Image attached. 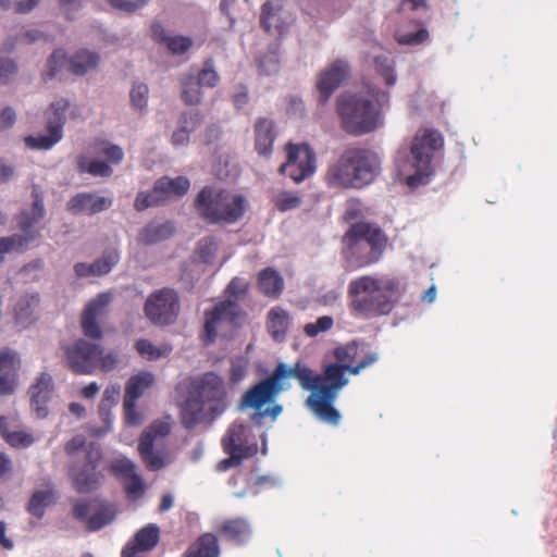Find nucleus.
Listing matches in <instances>:
<instances>
[{
	"mask_svg": "<svg viewBox=\"0 0 557 557\" xmlns=\"http://www.w3.org/2000/svg\"><path fill=\"white\" fill-rule=\"evenodd\" d=\"M178 124L180 127L172 134L171 138L174 146H183L189 141V134L201 124V116L198 112L184 113Z\"/></svg>",
	"mask_w": 557,
	"mask_h": 557,
	"instance_id": "obj_36",
	"label": "nucleus"
},
{
	"mask_svg": "<svg viewBox=\"0 0 557 557\" xmlns=\"http://www.w3.org/2000/svg\"><path fill=\"white\" fill-rule=\"evenodd\" d=\"M33 207L32 212H23L18 219V227L28 233L34 224L38 223L45 215L44 199L37 188L33 190Z\"/></svg>",
	"mask_w": 557,
	"mask_h": 557,
	"instance_id": "obj_40",
	"label": "nucleus"
},
{
	"mask_svg": "<svg viewBox=\"0 0 557 557\" xmlns=\"http://www.w3.org/2000/svg\"><path fill=\"white\" fill-rule=\"evenodd\" d=\"M148 0H108V2L115 9L134 12L143 8Z\"/></svg>",
	"mask_w": 557,
	"mask_h": 557,
	"instance_id": "obj_63",
	"label": "nucleus"
},
{
	"mask_svg": "<svg viewBox=\"0 0 557 557\" xmlns=\"http://www.w3.org/2000/svg\"><path fill=\"white\" fill-rule=\"evenodd\" d=\"M160 540V528L156 523H149L139 529L134 540L127 543L122 552V557H140V553L153 549Z\"/></svg>",
	"mask_w": 557,
	"mask_h": 557,
	"instance_id": "obj_23",
	"label": "nucleus"
},
{
	"mask_svg": "<svg viewBox=\"0 0 557 557\" xmlns=\"http://www.w3.org/2000/svg\"><path fill=\"white\" fill-rule=\"evenodd\" d=\"M135 348L137 352L147 360H157L161 357H166L172 350L168 345L156 347L150 341L144 338L136 342Z\"/></svg>",
	"mask_w": 557,
	"mask_h": 557,
	"instance_id": "obj_45",
	"label": "nucleus"
},
{
	"mask_svg": "<svg viewBox=\"0 0 557 557\" xmlns=\"http://www.w3.org/2000/svg\"><path fill=\"white\" fill-rule=\"evenodd\" d=\"M195 392L207 405L212 417L221 414L227 407V393L223 379L214 373H205L194 385Z\"/></svg>",
	"mask_w": 557,
	"mask_h": 557,
	"instance_id": "obj_16",
	"label": "nucleus"
},
{
	"mask_svg": "<svg viewBox=\"0 0 557 557\" xmlns=\"http://www.w3.org/2000/svg\"><path fill=\"white\" fill-rule=\"evenodd\" d=\"M21 360L16 351L10 348L0 350V395H11L17 385Z\"/></svg>",
	"mask_w": 557,
	"mask_h": 557,
	"instance_id": "obj_22",
	"label": "nucleus"
},
{
	"mask_svg": "<svg viewBox=\"0 0 557 557\" xmlns=\"http://www.w3.org/2000/svg\"><path fill=\"white\" fill-rule=\"evenodd\" d=\"M95 147L100 146L98 151L102 153L108 161L90 160L86 156H79L76 160V168L81 174H89L96 177H110L113 174L112 164H120L124 159L123 149L106 140L95 141Z\"/></svg>",
	"mask_w": 557,
	"mask_h": 557,
	"instance_id": "obj_15",
	"label": "nucleus"
},
{
	"mask_svg": "<svg viewBox=\"0 0 557 557\" xmlns=\"http://www.w3.org/2000/svg\"><path fill=\"white\" fill-rule=\"evenodd\" d=\"M154 376L150 372L132 375L125 385L124 400L137 401L145 391L153 385Z\"/></svg>",
	"mask_w": 557,
	"mask_h": 557,
	"instance_id": "obj_35",
	"label": "nucleus"
},
{
	"mask_svg": "<svg viewBox=\"0 0 557 557\" xmlns=\"http://www.w3.org/2000/svg\"><path fill=\"white\" fill-rule=\"evenodd\" d=\"M288 379H296L305 391H310L309 367L300 361L293 367L280 362L272 374L248 388L242 397L240 406L243 408H252L260 410L265 404L274 401L281 391L287 389L289 384L285 383Z\"/></svg>",
	"mask_w": 557,
	"mask_h": 557,
	"instance_id": "obj_6",
	"label": "nucleus"
},
{
	"mask_svg": "<svg viewBox=\"0 0 557 557\" xmlns=\"http://www.w3.org/2000/svg\"><path fill=\"white\" fill-rule=\"evenodd\" d=\"M218 250V242L214 237H205L198 242L196 252L200 260L209 263L213 260Z\"/></svg>",
	"mask_w": 557,
	"mask_h": 557,
	"instance_id": "obj_51",
	"label": "nucleus"
},
{
	"mask_svg": "<svg viewBox=\"0 0 557 557\" xmlns=\"http://www.w3.org/2000/svg\"><path fill=\"white\" fill-rule=\"evenodd\" d=\"M0 434L13 448H26L35 441L32 433L17 429L15 420L7 417H0Z\"/></svg>",
	"mask_w": 557,
	"mask_h": 557,
	"instance_id": "obj_30",
	"label": "nucleus"
},
{
	"mask_svg": "<svg viewBox=\"0 0 557 557\" xmlns=\"http://www.w3.org/2000/svg\"><path fill=\"white\" fill-rule=\"evenodd\" d=\"M112 203V198L97 196L92 193H79L70 199L67 210L73 214L92 215L109 209Z\"/></svg>",
	"mask_w": 557,
	"mask_h": 557,
	"instance_id": "obj_25",
	"label": "nucleus"
},
{
	"mask_svg": "<svg viewBox=\"0 0 557 557\" xmlns=\"http://www.w3.org/2000/svg\"><path fill=\"white\" fill-rule=\"evenodd\" d=\"M195 209L209 224H233L245 213L244 196L205 186L195 199Z\"/></svg>",
	"mask_w": 557,
	"mask_h": 557,
	"instance_id": "obj_7",
	"label": "nucleus"
},
{
	"mask_svg": "<svg viewBox=\"0 0 557 557\" xmlns=\"http://www.w3.org/2000/svg\"><path fill=\"white\" fill-rule=\"evenodd\" d=\"M347 295L350 314L370 320L393 311L400 295V282L387 275H362L349 282Z\"/></svg>",
	"mask_w": 557,
	"mask_h": 557,
	"instance_id": "obj_3",
	"label": "nucleus"
},
{
	"mask_svg": "<svg viewBox=\"0 0 557 557\" xmlns=\"http://www.w3.org/2000/svg\"><path fill=\"white\" fill-rule=\"evenodd\" d=\"M257 283L260 293L269 298H277L284 288L283 277L273 268H265L260 271Z\"/></svg>",
	"mask_w": 557,
	"mask_h": 557,
	"instance_id": "obj_32",
	"label": "nucleus"
},
{
	"mask_svg": "<svg viewBox=\"0 0 557 557\" xmlns=\"http://www.w3.org/2000/svg\"><path fill=\"white\" fill-rule=\"evenodd\" d=\"M249 455H228L227 458L222 459L216 463V470L225 472L232 468L239 467L243 463L245 457Z\"/></svg>",
	"mask_w": 557,
	"mask_h": 557,
	"instance_id": "obj_64",
	"label": "nucleus"
},
{
	"mask_svg": "<svg viewBox=\"0 0 557 557\" xmlns=\"http://www.w3.org/2000/svg\"><path fill=\"white\" fill-rule=\"evenodd\" d=\"M149 89L146 84L139 83L131 90V102L133 108L143 111L147 107Z\"/></svg>",
	"mask_w": 557,
	"mask_h": 557,
	"instance_id": "obj_53",
	"label": "nucleus"
},
{
	"mask_svg": "<svg viewBox=\"0 0 557 557\" xmlns=\"http://www.w3.org/2000/svg\"><path fill=\"white\" fill-rule=\"evenodd\" d=\"M284 149L286 161L278 169L281 174L288 176L295 183H300L313 175L317 169V158L308 144L288 143Z\"/></svg>",
	"mask_w": 557,
	"mask_h": 557,
	"instance_id": "obj_12",
	"label": "nucleus"
},
{
	"mask_svg": "<svg viewBox=\"0 0 557 557\" xmlns=\"http://www.w3.org/2000/svg\"><path fill=\"white\" fill-rule=\"evenodd\" d=\"M17 73V64L9 58L0 59V83H8Z\"/></svg>",
	"mask_w": 557,
	"mask_h": 557,
	"instance_id": "obj_61",
	"label": "nucleus"
},
{
	"mask_svg": "<svg viewBox=\"0 0 557 557\" xmlns=\"http://www.w3.org/2000/svg\"><path fill=\"white\" fill-rule=\"evenodd\" d=\"M59 496L54 484L49 479H44L40 483V488H37L32 494L26 510L29 515L37 519H42L46 510L51 505L55 504Z\"/></svg>",
	"mask_w": 557,
	"mask_h": 557,
	"instance_id": "obj_24",
	"label": "nucleus"
},
{
	"mask_svg": "<svg viewBox=\"0 0 557 557\" xmlns=\"http://www.w3.org/2000/svg\"><path fill=\"white\" fill-rule=\"evenodd\" d=\"M444 145L442 134L436 129H422L413 137L410 152L412 156L411 168L413 174L406 177V184L409 187H417L429 183L434 170L432 160L435 151L440 150Z\"/></svg>",
	"mask_w": 557,
	"mask_h": 557,
	"instance_id": "obj_10",
	"label": "nucleus"
},
{
	"mask_svg": "<svg viewBox=\"0 0 557 557\" xmlns=\"http://www.w3.org/2000/svg\"><path fill=\"white\" fill-rule=\"evenodd\" d=\"M64 358L69 369L76 374H94L112 371L119 357L115 352H104L103 348L86 339H77L63 347Z\"/></svg>",
	"mask_w": 557,
	"mask_h": 557,
	"instance_id": "obj_9",
	"label": "nucleus"
},
{
	"mask_svg": "<svg viewBox=\"0 0 557 557\" xmlns=\"http://www.w3.org/2000/svg\"><path fill=\"white\" fill-rule=\"evenodd\" d=\"M248 372V360L244 357H238L232 360L230 369V381L233 384L239 383L244 380Z\"/></svg>",
	"mask_w": 557,
	"mask_h": 557,
	"instance_id": "obj_55",
	"label": "nucleus"
},
{
	"mask_svg": "<svg viewBox=\"0 0 557 557\" xmlns=\"http://www.w3.org/2000/svg\"><path fill=\"white\" fill-rule=\"evenodd\" d=\"M110 472L122 483L137 473V466L128 458H117L110 463Z\"/></svg>",
	"mask_w": 557,
	"mask_h": 557,
	"instance_id": "obj_47",
	"label": "nucleus"
},
{
	"mask_svg": "<svg viewBox=\"0 0 557 557\" xmlns=\"http://www.w3.org/2000/svg\"><path fill=\"white\" fill-rule=\"evenodd\" d=\"M121 484L125 496L129 502H137L143 498L148 488L147 483L138 472L128 478V480L123 481Z\"/></svg>",
	"mask_w": 557,
	"mask_h": 557,
	"instance_id": "obj_44",
	"label": "nucleus"
},
{
	"mask_svg": "<svg viewBox=\"0 0 557 557\" xmlns=\"http://www.w3.org/2000/svg\"><path fill=\"white\" fill-rule=\"evenodd\" d=\"M207 405L200 396L193 391L182 407V420L187 428H191L206 419Z\"/></svg>",
	"mask_w": 557,
	"mask_h": 557,
	"instance_id": "obj_31",
	"label": "nucleus"
},
{
	"mask_svg": "<svg viewBox=\"0 0 557 557\" xmlns=\"http://www.w3.org/2000/svg\"><path fill=\"white\" fill-rule=\"evenodd\" d=\"M52 389V377L46 372L41 373L37 377L36 383L29 388L32 409L40 419L46 418L49 413L48 403L51 398Z\"/></svg>",
	"mask_w": 557,
	"mask_h": 557,
	"instance_id": "obj_26",
	"label": "nucleus"
},
{
	"mask_svg": "<svg viewBox=\"0 0 557 557\" xmlns=\"http://www.w3.org/2000/svg\"><path fill=\"white\" fill-rule=\"evenodd\" d=\"M196 79L202 87L213 88L220 82V76L214 70V62L208 59L203 62L201 71L198 73Z\"/></svg>",
	"mask_w": 557,
	"mask_h": 557,
	"instance_id": "obj_49",
	"label": "nucleus"
},
{
	"mask_svg": "<svg viewBox=\"0 0 557 557\" xmlns=\"http://www.w3.org/2000/svg\"><path fill=\"white\" fill-rule=\"evenodd\" d=\"M99 59L98 53L82 49L70 58L69 69L73 74L82 76L97 67Z\"/></svg>",
	"mask_w": 557,
	"mask_h": 557,
	"instance_id": "obj_38",
	"label": "nucleus"
},
{
	"mask_svg": "<svg viewBox=\"0 0 557 557\" xmlns=\"http://www.w3.org/2000/svg\"><path fill=\"white\" fill-rule=\"evenodd\" d=\"M216 537L211 533L201 535L186 552L185 557H219Z\"/></svg>",
	"mask_w": 557,
	"mask_h": 557,
	"instance_id": "obj_39",
	"label": "nucleus"
},
{
	"mask_svg": "<svg viewBox=\"0 0 557 557\" xmlns=\"http://www.w3.org/2000/svg\"><path fill=\"white\" fill-rule=\"evenodd\" d=\"M249 283L243 277L235 276L225 288L226 299L216 304L211 310L205 312V342L213 343L218 335V327L222 323L236 325L243 315L238 301L248 293Z\"/></svg>",
	"mask_w": 557,
	"mask_h": 557,
	"instance_id": "obj_8",
	"label": "nucleus"
},
{
	"mask_svg": "<svg viewBox=\"0 0 557 557\" xmlns=\"http://www.w3.org/2000/svg\"><path fill=\"white\" fill-rule=\"evenodd\" d=\"M146 467L151 471H158L170 465L172 455H143Z\"/></svg>",
	"mask_w": 557,
	"mask_h": 557,
	"instance_id": "obj_59",
	"label": "nucleus"
},
{
	"mask_svg": "<svg viewBox=\"0 0 557 557\" xmlns=\"http://www.w3.org/2000/svg\"><path fill=\"white\" fill-rule=\"evenodd\" d=\"M190 182L185 176L171 178L160 177L150 193L140 191L137 194L134 207L137 211H144L150 207H156L172 197H182L189 190Z\"/></svg>",
	"mask_w": 557,
	"mask_h": 557,
	"instance_id": "obj_14",
	"label": "nucleus"
},
{
	"mask_svg": "<svg viewBox=\"0 0 557 557\" xmlns=\"http://www.w3.org/2000/svg\"><path fill=\"white\" fill-rule=\"evenodd\" d=\"M337 363L326 364L322 374L314 373L309 368L310 395L306 399L307 408L322 422L337 425L341 413L334 407L339 391L347 385L345 372L359 374L379 359L376 352L364 351L356 343L339 346L334 350Z\"/></svg>",
	"mask_w": 557,
	"mask_h": 557,
	"instance_id": "obj_1",
	"label": "nucleus"
},
{
	"mask_svg": "<svg viewBox=\"0 0 557 557\" xmlns=\"http://www.w3.org/2000/svg\"><path fill=\"white\" fill-rule=\"evenodd\" d=\"M38 236L37 232H29L26 235L13 234L7 237H0V263L5 259V255L11 251H24L27 244Z\"/></svg>",
	"mask_w": 557,
	"mask_h": 557,
	"instance_id": "obj_41",
	"label": "nucleus"
},
{
	"mask_svg": "<svg viewBox=\"0 0 557 557\" xmlns=\"http://www.w3.org/2000/svg\"><path fill=\"white\" fill-rule=\"evenodd\" d=\"M70 473L74 486L79 493H88L99 486L100 476L96 471V463L91 455H79V459L74 462Z\"/></svg>",
	"mask_w": 557,
	"mask_h": 557,
	"instance_id": "obj_21",
	"label": "nucleus"
},
{
	"mask_svg": "<svg viewBox=\"0 0 557 557\" xmlns=\"http://www.w3.org/2000/svg\"><path fill=\"white\" fill-rule=\"evenodd\" d=\"M429 38V32L420 28L414 33L404 34L398 37V42L403 45H420Z\"/></svg>",
	"mask_w": 557,
	"mask_h": 557,
	"instance_id": "obj_62",
	"label": "nucleus"
},
{
	"mask_svg": "<svg viewBox=\"0 0 557 557\" xmlns=\"http://www.w3.org/2000/svg\"><path fill=\"white\" fill-rule=\"evenodd\" d=\"M334 320L330 315L320 317L314 323H308L304 327V332L309 337H314L320 333L332 329Z\"/></svg>",
	"mask_w": 557,
	"mask_h": 557,
	"instance_id": "obj_54",
	"label": "nucleus"
},
{
	"mask_svg": "<svg viewBox=\"0 0 557 557\" xmlns=\"http://www.w3.org/2000/svg\"><path fill=\"white\" fill-rule=\"evenodd\" d=\"M276 138L274 122L267 117H259L255 123V148L260 156L272 153Z\"/></svg>",
	"mask_w": 557,
	"mask_h": 557,
	"instance_id": "obj_28",
	"label": "nucleus"
},
{
	"mask_svg": "<svg viewBox=\"0 0 557 557\" xmlns=\"http://www.w3.org/2000/svg\"><path fill=\"white\" fill-rule=\"evenodd\" d=\"M181 97L185 104L196 106L201 102V85L193 74H186L181 78Z\"/></svg>",
	"mask_w": 557,
	"mask_h": 557,
	"instance_id": "obj_42",
	"label": "nucleus"
},
{
	"mask_svg": "<svg viewBox=\"0 0 557 557\" xmlns=\"http://www.w3.org/2000/svg\"><path fill=\"white\" fill-rule=\"evenodd\" d=\"M119 260L120 253L117 250L107 251L101 258L91 263L94 276L108 274Z\"/></svg>",
	"mask_w": 557,
	"mask_h": 557,
	"instance_id": "obj_48",
	"label": "nucleus"
},
{
	"mask_svg": "<svg viewBox=\"0 0 557 557\" xmlns=\"http://www.w3.org/2000/svg\"><path fill=\"white\" fill-rule=\"evenodd\" d=\"M376 72L384 78L387 86H393L396 83V75L394 71L393 61L385 55H379L374 59Z\"/></svg>",
	"mask_w": 557,
	"mask_h": 557,
	"instance_id": "obj_50",
	"label": "nucleus"
},
{
	"mask_svg": "<svg viewBox=\"0 0 557 557\" xmlns=\"http://www.w3.org/2000/svg\"><path fill=\"white\" fill-rule=\"evenodd\" d=\"M249 429L244 424H232L222 438L224 453H258L257 443H250Z\"/></svg>",
	"mask_w": 557,
	"mask_h": 557,
	"instance_id": "obj_27",
	"label": "nucleus"
},
{
	"mask_svg": "<svg viewBox=\"0 0 557 557\" xmlns=\"http://www.w3.org/2000/svg\"><path fill=\"white\" fill-rule=\"evenodd\" d=\"M273 202L275 208L281 211L285 212L295 208H298L301 203V199L299 196H297L294 193L290 191H283L277 194L273 198Z\"/></svg>",
	"mask_w": 557,
	"mask_h": 557,
	"instance_id": "obj_52",
	"label": "nucleus"
},
{
	"mask_svg": "<svg viewBox=\"0 0 557 557\" xmlns=\"http://www.w3.org/2000/svg\"><path fill=\"white\" fill-rule=\"evenodd\" d=\"M124 420L127 425L138 426L143 423L144 417L137 410L136 401L123 400Z\"/></svg>",
	"mask_w": 557,
	"mask_h": 557,
	"instance_id": "obj_56",
	"label": "nucleus"
},
{
	"mask_svg": "<svg viewBox=\"0 0 557 557\" xmlns=\"http://www.w3.org/2000/svg\"><path fill=\"white\" fill-rule=\"evenodd\" d=\"M164 45H166L168 49L173 54H183L189 50L193 45V40L185 36H174L169 37Z\"/></svg>",
	"mask_w": 557,
	"mask_h": 557,
	"instance_id": "obj_58",
	"label": "nucleus"
},
{
	"mask_svg": "<svg viewBox=\"0 0 557 557\" xmlns=\"http://www.w3.org/2000/svg\"><path fill=\"white\" fill-rule=\"evenodd\" d=\"M381 171L377 153L362 147H348L329 165L325 183L335 188H362L371 184Z\"/></svg>",
	"mask_w": 557,
	"mask_h": 557,
	"instance_id": "obj_4",
	"label": "nucleus"
},
{
	"mask_svg": "<svg viewBox=\"0 0 557 557\" xmlns=\"http://www.w3.org/2000/svg\"><path fill=\"white\" fill-rule=\"evenodd\" d=\"M219 533L222 539L242 545L249 541L252 531L247 519L236 518L221 523Z\"/></svg>",
	"mask_w": 557,
	"mask_h": 557,
	"instance_id": "obj_29",
	"label": "nucleus"
},
{
	"mask_svg": "<svg viewBox=\"0 0 557 557\" xmlns=\"http://www.w3.org/2000/svg\"><path fill=\"white\" fill-rule=\"evenodd\" d=\"M289 323V314L281 307L272 308L269 311L267 327L274 341L283 342L285 339Z\"/></svg>",
	"mask_w": 557,
	"mask_h": 557,
	"instance_id": "obj_33",
	"label": "nucleus"
},
{
	"mask_svg": "<svg viewBox=\"0 0 557 557\" xmlns=\"http://www.w3.org/2000/svg\"><path fill=\"white\" fill-rule=\"evenodd\" d=\"M65 62H66V54H65V52L62 49L54 50L53 53L51 54V57L48 60V73H47L45 79H47V78H49V79L54 78L58 75V73L60 71V67Z\"/></svg>",
	"mask_w": 557,
	"mask_h": 557,
	"instance_id": "obj_57",
	"label": "nucleus"
},
{
	"mask_svg": "<svg viewBox=\"0 0 557 557\" xmlns=\"http://www.w3.org/2000/svg\"><path fill=\"white\" fill-rule=\"evenodd\" d=\"M171 430L168 419L152 421L140 435L138 453H162L170 440Z\"/></svg>",
	"mask_w": 557,
	"mask_h": 557,
	"instance_id": "obj_20",
	"label": "nucleus"
},
{
	"mask_svg": "<svg viewBox=\"0 0 557 557\" xmlns=\"http://www.w3.org/2000/svg\"><path fill=\"white\" fill-rule=\"evenodd\" d=\"M388 107L389 92L372 85L356 92H343L336 99L341 128L351 136H362L382 127L384 110Z\"/></svg>",
	"mask_w": 557,
	"mask_h": 557,
	"instance_id": "obj_2",
	"label": "nucleus"
},
{
	"mask_svg": "<svg viewBox=\"0 0 557 557\" xmlns=\"http://www.w3.org/2000/svg\"><path fill=\"white\" fill-rule=\"evenodd\" d=\"M70 108L67 99H59L50 104L45 114L47 117L48 135L26 136L24 143L27 148L34 150H49L63 137L65 112Z\"/></svg>",
	"mask_w": 557,
	"mask_h": 557,
	"instance_id": "obj_11",
	"label": "nucleus"
},
{
	"mask_svg": "<svg viewBox=\"0 0 557 557\" xmlns=\"http://www.w3.org/2000/svg\"><path fill=\"white\" fill-rule=\"evenodd\" d=\"M111 300L112 295L110 293H101L88 302L81 319V326L86 337L92 339L102 337V331L97 321L106 314V308Z\"/></svg>",
	"mask_w": 557,
	"mask_h": 557,
	"instance_id": "obj_19",
	"label": "nucleus"
},
{
	"mask_svg": "<svg viewBox=\"0 0 557 557\" xmlns=\"http://www.w3.org/2000/svg\"><path fill=\"white\" fill-rule=\"evenodd\" d=\"M117 515V508L112 503H101L88 519L87 530L96 532L112 523Z\"/></svg>",
	"mask_w": 557,
	"mask_h": 557,
	"instance_id": "obj_37",
	"label": "nucleus"
},
{
	"mask_svg": "<svg viewBox=\"0 0 557 557\" xmlns=\"http://www.w3.org/2000/svg\"><path fill=\"white\" fill-rule=\"evenodd\" d=\"M120 394L121 387L119 384H110L106 387L98 409L102 419H109L111 414V408L117 404Z\"/></svg>",
	"mask_w": 557,
	"mask_h": 557,
	"instance_id": "obj_46",
	"label": "nucleus"
},
{
	"mask_svg": "<svg viewBox=\"0 0 557 557\" xmlns=\"http://www.w3.org/2000/svg\"><path fill=\"white\" fill-rule=\"evenodd\" d=\"M350 65L346 60L333 61L317 79L318 103L325 106L333 92L350 76Z\"/></svg>",
	"mask_w": 557,
	"mask_h": 557,
	"instance_id": "obj_17",
	"label": "nucleus"
},
{
	"mask_svg": "<svg viewBox=\"0 0 557 557\" xmlns=\"http://www.w3.org/2000/svg\"><path fill=\"white\" fill-rule=\"evenodd\" d=\"M72 515L74 519L84 522L87 527L90 517V504L86 500H75L72 507Z\"/></svg>",
	"mask_w": 557,
	"mask_h": 557,
	"instance_id": "obj_60",
	"label": "nucleus"
},
{
	"mask_svg": "<svg viewBox=\"0 0 557 557\" xmlns=\"http://www.w3.org/2000/svg\"><path fill=\"white\" fill-rule=\"evenodd\" d=\"M174 226L169 223H149L138 234L137 240L143 245H153L170 238Z\"/></svg>",
	"mask_w": 557,
	"mask_h": 557,
	"instance_id": "obj_34",
	"label": "nucleus"
},
{
	"mask_svg": "<svg viewBox=\"0 0 557 557\" xmlns=\"http://www.w3.org/2000/svg\"><path fill=\"white\" fill-rule=\"evenodd\" d=\"M387 245L388 237L380 226L368 222L351 224L342 239L345 269L355 271L377 263Z\"/></svg>",
	"mask_w": 557,
	"mask_h": 557,
	"instance_id": "obj_5",
	"label": "nucleus"
},
{
	"mask_svg": "<svg viewBox=\"0 0 557 557\" xmlns=\"http://www.w3.org/2000/svg\"><path fill=\"white\" fill-rule=\"evenodd\" d=\"M40 297L38 293H30L22 295L14 307V312L17 321L24 322L30 319L35 309L39 306Z\"/></svg>",
	"mask_w": 557,
	"mask_h": 557,
	"instance_id": "obj_43",
	"label": "nucleus"
},
{
	"mask_svg": "<svg viewBox=\"0 0 557 557\" xmlns=\"http://www.w3.org/2000/svg\"><path fill=\"white\" fill-rule=\"evenodd\" d=\"M180 309L178 294L169 287L150 294L144 307L147 319L158 325L173 324L177 320Z\"/></svg>",
	"mask_w": 557,
	"mask_h": 557,
	"instance_id": "obj_13",
	"label": "nucleus"
},
{
	"mask_svg": "<svg viewBox=\"0 0 557 557\" xmlns=\"http://www.w3.org/2000/svg\"><path fill=\"white\" fill-rule=\"evenodd\" d=\"M294 20L293 14L285 10L282 0H268L261 5L259 23L267 33L282 35Z\"/></svg>",
	"mask_w": 557,
	"mask_h": 557,
	"instance_id": "obj_18",
	"label": "nucleus"
}]
</instances>
